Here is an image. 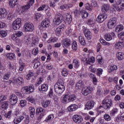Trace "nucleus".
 Returning a JSON list of instances; mask_svg holds the SVG:
<instances>
[{"label":"nucleus","instance_id":"54","mask_svg":"<svg viewBox=\"0 0 124 124\" xmlns=\"http://www.w3.org/2000/svg\"><path fill=\"white\" fill-rule=\"evenodd\" d=\"M105 39L107 41H110V40H112V36L110 34H106L105 35Z\"/></svg>","mask_w":124,"mask_h":124},{"label":"nucleus","instance_id":"64","mask_svg":"<svg viewBox=\"0 0 124 124\" xmlns=\"http://www.w3.org/2000/svg\"><path fill=\"white\" fill-rule=\"evenodd\" d=\"M69 5H67L66 4L62 5L60 6V9H67V8H69Z\"/></svg>","mask_w":124,"mask_h":124},{"label":"nucleus","instance_id":"41","mask_svg":"<svg viewBox=\"0 0 124 124\" xmlns=\"http://www.w3.org/2000/svg\"><path fill=\"white\" fill-rule=\"evenodd\" d=\"M48 10V7L46 6V5L43 4L38 8L37 11H42L43 10H45V11H46V10Z\"/></svg>","mask_w":124,"mask_h":124},{"label":"nucleus","instance_id":"6","mask_svg":"<svg viewBox=\"0 0 124 124\" xmlns=\"http://www.w3.org/2000/svg\"><path fill=\"white\" fill-rule=\"evenodd\" d=\"M36 114L37 116H38L39 119H41L46 115V112L44 108L41 107H38L36 110Z\"/></svg>","mask_w":124,"mask_h":124},{"label":"nucleus","instance_id":"49","mask_svg":"<svg viewBox=\"0 0 124 124\" xmlns=\"http://www.w3.org/2000/svg\"><path fill=\"white\" fill-rule=\"evenodd\" d=\"M100 42L102 45H104V46H110V43L106 42V41L103 39H100Z\"/></svg>","mask_w":124,"mask_h":124},{"label":"nucleus","instance_id":"62","mask_svg":"<svg viewBox=\"0 0 124 124\" xmlns=\"http://www.w3.org/2000/svg\"><path fill=\"white\" fill-rule=\"evenodd\" d=\"M41 17H42V15L39 13H37L35 14L34 18L36 20H38Z\"/></svg>","mask_w":124,"mask_h":124},{"label":"nucleus","instance_id":"46","mask_svg":"<svg viewBox=\"0 0 124 124\" xmlns=\"http://www.w3.org/2000/svg\"><path fill=\"white\" fill-rule=\"evenodd\" d=\"M73 64L75 68L79 67V60L75 59L73 61Z\"/></svg>","mask_w":124,"mask_h":124},{"label":"nucleus","instance_id":"39","mask_svg":"<svg viewBox=\"0 0 124 124\" xmlns=\"http://www.w3.org/2000/svg\"><path fill=\"white\" fill-rule=\"evenodd\" d=\"M78 41L81 45H86V41H85L84 37L82 36H79L78 37Z\"/></svg>","mask_w":124,"mask_h":124},{"label":"nucleus","instance_id":"3","mask_svg":"<svg viewBox=\"0 0 124 124\" xmlns=\"http://www.w3.org/2000/svg\"><path fill=\"white\" fill-rule=\"evenodd\" d=\"M23 29L26 32H32L34 31V25L31 22H26L24 24Z\"/></svg>","mask_w":124,"mask_h":124},{"label":"nucleus","instance_id":"44","mask_svg":"<svg viewBox=\"0 0 124 124\" xmlns=\"http://www.w3.org/2000/svg\"><path fill=\"white\" fill-rule=\"evenodd\" d=\"M124 30V26L123 25H118L115 28V31L119 32V31H122Z\"/></svg>","mask_w":124,"mask_h":124},{"label":"nucleus","instance_id":"52","mask_svg":"<svg viewBox=\"0 0 124 124\" xmlns=\"http://www.w3.org/2000/svg\"><path fill=\"white\" fill-rule=\"evenodd\" d=\"M96 59L99 64H103V60H102V56L101 55H98Z\"/></svg>","mask_w":124,"mask_h":124},{"label":"nucleus","instance_id":"12","mask_svg":"<svg viewBox=\"0 0 124 124\" xmlns=\"http://www.w3.org/2000/svg\"><path fill=\"white\" fill-rule=\"evenodd\" d=\"M53 22L55 25L59 26V25L62 23V16L59 15H56L53 19Z\"/></svg>","mask_w":124,"mask_h":124},{"label":"nucleus","instance_id":"25","mask_svg":"<svg viewBox=\"0 0 124 124\" xmlns=\"http://www.w3.org/2000/svg\"><path fill=\"white\" fill-rule=\"evenodd\" d=\"M29 110L31 117L33 118V117H34V115H35V109H34V108L30 107L29 108Z\"/></svg>","mask_w":124,"mask_h":124},{"label":"nucleus","instance_id":"32","mask_svg":"<svg viewBox=\"0 0 124 124\" xmlns=\"http://www.w3.org/2000/svg\"><path fill=\"white\" fill-rule=\"evenodd\" d=\"M57 41H58V38L51 37L47 40V43H55V42H57Z\"/></svg>","mask_w":124,"mask_h":124},{"label":"nucleus","instance_id":"63","mask_svg":"<svg viewBox=\"0 0 124 124\" xmlns=\"http://www.w3.org/2000/svg\"><path fill=\"white\" fill-rule=\"evenodd\" d=\"M11 39L14 40V41H16L18 39V37L17 36L15 32L11 35Z\"/></svg>","mask_w":124,"mask_h":124},{"label":"nucleus","instance_id":"53","mask_svg":"<svg viewBox=\"0 0 124 124\" xmlns=\"http://www.w3.org/2000/svg\"><path fill=\"white\" fill-rule=\"evenodd\" d=\"M118 37L119 40L124 41V32H121L119 34H118Z\"/></svg>","mask_w":124,"mask_h":124},{"label":"nucleus","instance_id":"45","mask_svg":"<svg viewBox=\"0 0 124 124\" xmlns=\"http://www.w3.org/2000/svg\"><path fill=\"white\" fill-rule=\"evenodd\" d=\"M62 29L61 27H58L56 29L55 32L57 36H61V34H62Z\"/></svg>","mask_w":124,"mask_h":124},{"label":"nucleus","instance_id":"24","mask_svg":"<svg viewBox=\"0 0 124 124\" xmlns=\"http://www.w3.org/2000/svg\"><path fill=\"white\" fill-rule=\"evenodd\" d=\"M84 87V84H83V81L82 80H79L77 83L76 85V89L77 90H81V89Z\"/></svg>","mask_w":124,"mask_h":124},{"label":"nucleus","instance_id":"58","mask_svg":"<svg viewBox=\"0 0 124 124\" xmlns=\"http://www.w3.org/2000/svg\"><path fill=\"white\" fill-rule=\"evenodd\" d=\"M40 65H41V62H40L39 61H37L35 62L34 64V68H35V69H36V68H38V67H39Z\"/></svg>","mask_w":124,"mask_h":124},{"label":"nucleus","instance_id":"10","mask_svg":"<svg viewBox=\"0 0 124 124\" xmlns=\"http://www.w3.org/2000/svg\"><path fill=\"white\" fill-rule=\"evenodd\" d=\"M62 46L64 49H67L71 45V42L68 38H65L62 40Z\"/></svg>","mask_w":124,"mask_h":124},{"label":"nucleus","instance_id":"55","mask_svg":"<svg viewBox=\"0 0 124 124\" xmlns=\"http://www.w3.org/2000/svg\"><path fill=\"white\" fill-rule=\"evenodd\" d=\"M26 99L27 101L31 102V103H34L35 102V99L32 97H28Z\"/></svg>","mask_w":124,"mask_h":124},{"label":"nucleus","instance_id":"11","mask_svg":"<svg viewBox=\"0 0 124 124\" xmlns=\"http://www.w3.org/2000/svg\"><path fill=\"white\" fill-rule=\"evenodd\" d=\"M18 101V98L15 94H12L10 96V103L12 105H15Z\"/></svg>","mask_w":124,"mask_h":124},{"label":"nucleus","instance_id":"2","mask_svg":"<svg viewBox=\"0 0 124 124\" xmlns=\"http://www.w3.org/2000/svg\"><path fill=\"white\" fill-rule=\"evenodd\" d=\"M113 7L118 12H121L124 9V0H118L113 4Z\"/></svg>","mask_w":124,"mask_h":124},{"label":"nucleus","instance_id":"8","mask_svg":"<svg viewBox=\"0 0 124 124\" xmlns=\"http://www.w3.org/2000/svg\"><path fill=\"white\" fill-rule=\"evenodd\" d=\"M93 91V88L91 86H86L83 88L81 92L83 95H88L90 93H92Z\"/></svg>","mask_w":124,"mask_h":124},{"label":"nucleus","instance_id":"13","mask_svg":"<svg viewBox=\"0 0 124 124\" xmlns=\"http://www.w3.org/2000/svg\"><path fill=\"white\" fill-rule=\"evenodd\" d=\"M73 120L75 123H77V124H80V123H82V121H83V118L80 115H78L76 114L73 116Z\"/></svg>","mask_w":124,"mask_h":124},{"label":"nucleus","instance_id":"42","mask_svg":"<svg viewBox=\"0 0 124 124\" xmlns=\"http://www.w3.org/2000/svg\"><path fill=\"white\" fill-rule=\"evenodd\" d=\"M109 8H110V5L108 4H105L102 9V11L104 12V13H106V12H107V11L109 10Z\"/></svg>","mask_w":124,"mask_h":124},{"label":"nucleus","instance_id":"16","mask_svg":"<svg viewBox=\"0 0 124 124\" xmlns=\"http://www.w3.org/2000/svg\"><path fill=\"white\" fill-rule=\"evenodd\" d=\"M7 12L6 9L4 8H0V20L6 17Z\"/></svg>","mask_w":124,"mask_h":124},{"label":"nucleus","instance_id":"61","mask_svg":"<svg viewBox=\"0 0 124 124\" xmlns=\"http://www.w3.org/2000/svg\"><path fill=\"white\" fill-rule=\"evenodd\" d=\"M33 76V72H30L27 76H26V79L27 80H31V78Z\"/></svg>","mask_w":124,"mask_h":124},{"label":"nucleus","instance_id":"7","mask_svg":"<svg viewBox=\"0 0 124 124\" xmlns=\"http://www.w3.org/2000/svg\"><path fill=\"white\" fill-rule=\"evenodd\" d=\"M117 24V18L113 17L109 19L108 22V29H114Z\"/></svg>","mask_w":124,"mask_h":124},{"label":"nucleus","instance_id":"51","mask_svg":"<svg viewBox=\"0 0 124 124\" xmlns=\"http://www.w3.org/2000/svg\"><path fill=\"white\" fill-rule=\"evenodd\" d=\"M72 48L74 51H77L78 46H77V42L74 41L72 44Z\"/></svg>","mask_w":124,"mask_h":124},{"label":"nucleus","instance_id":"35","mask_svg":"<svg viewBox=\"0 0 124 124\" xmlns=\"http://www.w3.org/2000/svg\"><path fill=\"white\" fill-rule=\"evenodd\" d=\"M104 107L102 106L98 107L96 109L95 111L98 113V114H102L104 111L103 110Z\"/></svg>","mask_w":124,"mask_h":124},{"label":"nucleus","instance_id":"1","mask_svg":"<svg viewBox=\"0 0 124 124\" xmlns=\"http://www.w3.org/2000/svg\"><path fill=\"white\" fill-rule=\"evenodd\" d=\"M54 90L55 92H56V93H58L59 94L62 93L64 92L65 88L64 87L63 80H62V79H60L58 82L55 84Z\"/></svg>","mask_w":124,"mask_h":124},{"label":"nucleus","instance_id":"27","mask_svg":"<svg viewBox=\"0 0 124 124\" xmlns=\"http://www.w3.org/2000/svg\"><path fill=\"white\" fill-rule=\"evenodd\" d=\"M50 24V21L48 20H43L41 23V26L43 28H48Z\"/></svg>","mask_w":124,"mask_h":124},{"label":"nucleus","instance_id":"34","mask_svg":"<svg viewBox=\"0 0 124 124\" xmlns=\"http://www.w3.org/2000/svg\"><path fill=\"white\" fill-rule=\"evenodd\" d=\"M68 98L69 103L72 102V101L76 100V98H77V97L75 95V94H68Z\"/></svg>","mask_w":124,"mask_h":124},{"label":"nucleus","instance_id":"59","mask_svg":"<svg viewBox=\"0 0 124 124\" xmlns=\"http://www.w3.org/2000/svg\"><path fill=\"white\" fill-rule=\"evenodd\" d=\"M0 34L3 37H6L7 36V32L5 31H0Z\"/></svg>","mask_w":124,"mask_h":124},{"label":"nucleus","instance_id":"37","mask_svg":"<svg viewBox=\"0 0 124 124\" xmlns=\"http://www.w3.org/2000/svg\"><path fill=\"white\" fill-rule=\"evenodd\" d=\"M72 21V18H71V15L70 14H66V21L67 22L68 24H70Z\"/></svg>","mask_w":124,"mask_h":124},{"label":"nucleus","instance_id":"9","mask_svg":"<svg viewBox=\"0 0 124 124\" xmlns=\"http://www.w3.org/2000/svg\"><path fill=\"white\" fill-rule=\"evenodd\" d=\"M107 19V15L106 13L100 14L97 17L96 21L98 23H102Z\"/></svg>","mask_w":124,"mask_h":124},{"label":"nucleus","instance_id":"60","mask_svg":"<svg viewBox=\"0 0 124 124\" xmlns=\"http://www.w3.org/2000/svg\"><path fill=\"white\" fill-rule=\"evenodd\" d=\"M19 104L21 107H25L27 105V101L26 100H21Z\"/></svg>","mask_w":124,"mask_h":124},{"label":"nucleus","instance_id":"57","mask_svg":"<svg viewBox=\"0 0 124 124\" xmlns=\"http://www.w3.org/2000/svg\"><path fill=\"white\" fill-rule=\"evenodd\" d=\"M15 33L17 37H21V36L24 35V33L21 31H16Z\"/></svg>","mask_w":124,"mask_h":124},{"label":"nucleus","instance_id":"5","mask_svg":"<svg viewBox=\"0 0 124 124\" xmlns=\"http://www.w3.org/2000/svg\"><path fill=\"white\" fill-rule=\"evenodd\" d=\"M104 109H109L112 105V100L110 99L105 98L102 102Z\"/></svg>","mask_w":124,"mask_h":124},{"label":"nucleus","instance_id":"21","mask_svg":"<svg viewBox=\"0 0 124 124\" xmlns=\"http://www.w3.org/2000/svg\"><path fill=\"white\" fill-rule=\"evenodd\" d=\"M24 116H20L17 117H16L14 120V123L15 124H18L24 120Z\"/></svg>","mask_w":124,"mask_h":124},{"label":"nucleus","instance_id":"47","mask_svg":"<svg viewBox=\"0 0 124 124\" xmlns=\"http://www.w3.org/2000/svg\"><path fill=\"white\" fill-rule=\"evenodd\" d=\"M32 43L34 45H37L38 42H39V39L37 37H33L32 38Z\"/></svg>","mask_w":124,"mask_h":124},{"label":"nucleus","instance_id":"50","mask_svg":"<svg viewBox=\"0 0 124 124\" xmlns=\"http://www.w3.org/2000/svg\"><path fill=\"white\" fill-rule=\"evenodd\" d=\"M1 106L3 109H7L8 107V101H4L1 103Z\"/></svg>","mask_w":124,"mask_h":124},{"label":"nucleus","instance_id":"18","mask_svg":"<svg viewBox=\"0 0 124 124\" xmlns=\"http://www.w3.org/2000/svg\"><path fill=\"white\" fill-rule=\"evenodd\" d=\"M61 102L62 103H64L66 104V103H69V98H68V94H63L61 98Z\"/></svg>","mask_w":124,"mask_h":124},{"label":"nucleus","instance_id":"20","mask_svg":"<svg viewBox=\"0 0 124 124\" xmlns=\"http://www.w3.org/2000/svg\"><path fill=\"white\" fill-rule=\"evenodd\" d=\"M85 106L87 110H91V109L93 108V106H94V102L91 101H88L86 103Z\"/></svg>","mask_w":124,"mask_h":124},{"label":"nucleus","instance_id":"38","mask_svg":"<svg viewBox=\"0 0 124 124\" xmlns=\"http://www.w3.org/2000/svg\"><path fill=\"white\" fill-rule=\"evenodd\" d=\"M50 101L45 100V101H43L42 102V105L43 107H44V108H47V107H48V106L50 105Z\"/></svg>","mask_w":124,"mask_h":124},{"label":"nucleus","instance_id":"19","mask_svg":"<svg viewBox=\"0 0 124 124\" xmlns=\"http://www.w3.org/2000/svg\"><path fill=\"white\" fill-rule=\"evenodd\" d=\"M77 109H78V106H77L76 104H72L67 108V110L69 111V112H73L74 111H76Z\"/></svg>","mask_w":124,"mask_h":124},{"label":"nucleus","instance_id":"48","mask_svg":"<svg viewBox=\"0 0 124 124\" xmlns=\"http://www.w3.org/2000/svg\"><path fill=\"white\" fill-rule=\"evenodd\" d=\"M31 8L30 4H27L26 5L23 6L21 8V12L23 13V12H25V11H27L28 9H30Z\"/></svg>","mask_w":124,"mask_h":124},{"label":"nucleus","instance_id":"30","mask_svg":"<svg viewBox=\"0 0 124 124\" xmlns=\"http://www.w3.org/2000/svg\"><path fill=\"white\" fill-rule=\"evenodd\" d=\"M78 13L79 14L82 15V17L83 19H85V18H87V17L89 16V14L85 10L80 11Z\"/></svg>","mask_w":124,"mask_h":124},{"label":"nucleus","instance_id":"17","mask_svg":"<svg viewBox=\"0 0 124 124\" xmlns=\"http://www.w3.org/2000/svg\"><path fill=\"white\" fill-rule=\"evenodd\" d=\"M114 48L116 50H122L124 48V42L119 41L114 45Z\"/></svg>","mask_w":124,"mask_h":124},{"label":"nucleus","instance_id":"33","mask_svg":"<svg viewBox=\"0 0 124 124\" xmlns=\"http://www.w3.org/2000/svg\"><path fill=\"white\" fill-rule=\"evenodd\" d=\"M53 119H54V115L50 114L46 118V120H45L44 122V123H49V122H51V121H52Z\"/></svg>","mask_w":124,"mask_h":124},{"label":"nucleus","instance_id":"56","mask_svg":"<svg viewBox=\"0 0 124 124\" xmlns=\"http://www.w3.org/2000/svg\"><path fill=\"white\" fill-rule=\"evenodd\" d=\"M104 119L107 122L111 121V116L108 114H105L104 116Z\"/></svg>","mask_w":124,"mask_h":124},{"label":"nucleus","instance_id":"40","mask_svg":"<svg viewBox=\"0 0 124 124\" xmlns=\"http://www.w3.org/2000/svg\"><path fill=\"white\" fill-rule=\"evenodd\" d=\"M24 41L27 44H31V39L29 35H26L24 38Z\"/></svg>","mask_w":124,"mask_h":124},{"label":"nucleus","instance_id":"28","mask_svg":"<svg viewBox=\"0 0 124 124\" xmlns=\"http://www.w3.org/2000/svg\"><path fill=\"white\" fill-rule=\"evenodd\" d=\"M6 57L7 58V59H9V60H11V61H14V60L16 59V56H15V54L13 53H8L6 55Z\"/></svg>","mask_w":124,"mask_h":124},{"label":"nucleus","instance_id":"36","mask_svg":"<svg viewBox=\"0 0 124 124\" xmlns=\"http://www.w3.org/2000/svg\"><path fill=\"white\" fill-rule=\"evenodd\" d=\"M21 92L23 93H26V94H29L30 93V89H29V87L26 86L23 87L21 89Z\"/></svg>","mask_w":124,"mask_h":124},{"label":"nucleus","instance_id":"43","mask_svg":"<svg viewBox=\"0 0 124 124\" xmlns=\"http://www.w3.org/2000/svg\"><path fill=\"white\" fill-rule=\"evenodd\" d=\"M62 76H64V77H67V75H68V70L65 68H63L62 69Z\"/></svg>","mask_w":124,"mask_h":124},{"label":"nucleus","instance_id":"4","mask_svg":"<svg viewBox=\"0 0 124 124\" xmlns=\"http://www.w3.org/2000/svg\"><path fill=\"white\" fill-rule=\"evenodd\" d=\"M21 26H22V19L20 18L16 19L12 24V27L15 30H19L21 28Z\"/></svg>","mask_w":124,"mask_h":124},{"label":"nucleus","instance_id":"14","mask_svg":"<svg viewBox=\"0 0 124 124\" xmlns=\"http://www.w3.org/2000/svg\"><path fill=\"white\" fill-rule=\"evenodd\" d=\"M94 6L95 7L96 6V2H93L91 3V5L90 3H86L85 5V7L86 10H88L89 11H92L93 10V7Z\"/></svg>","mask_w":124,"mask_h":124},{"label":"nucleus","instance_id":"15","mask_svg":"<svg viewBox=\"0 0 124 124\" xmlns=\"http://www.w3.org/2000/svg\"><path fill=\"white\" fill-rule=\"evenodd\" d=\"M12 82L14 83V84H16V85H22V83H24V78L22 77H19L16 78L14 79Z\"/></svg>","mask_w":124,"mask_h":124},{"label":"nucleus","instance_id":"26","mask_svg":"<svg viewBox=\"0 0 124 124\" xmlns=\"http://www.w3.org/2000/svg\"><path fill=\"white\" fill-rule=\"evenodd\" d=\"M18 4V1L17 0H10L9 6L12 8L15 7L16 5Z\"/></svg>","mask_w":124,"mask_h":124},{"label":"nucleus","instance_id":"22","mask_svg":"<svg viewBox=\"0 0 124 124\" xmlns=\"http://www.w3.org/2000/svg\"><path fill=\"white\" fill-rule=\"evenodd\" d=\"M116 58L118 61H123L124 59V53L122 52H118L116 54Z\"/></svg>","mask_w":124,"mask_h":124},{"label":"nucleus","instance_id":"31","mask_svg":"<svg viewBox=\"0 0 124 124\" xmlns=\"http://www.w3.org/2000/svg\"><path fill=\"white\" fill-rule=\"evenodd\" d=\"M39 90L41 92H47L48 91V85L43 84L41 86V88H39Z\"/></svg>","mask_w":124,"mask_h":124},{"label":"nucleus","instance_id":"29","mask_svg":"<svg viewBox=\"0 0 124 124\" xmlns=\"http://www.w3.org/2000/svg\"><path fill=\"white\" fill-rule=\"evenodd\" d=\"M84 34L85 37L87 39H88V40H91V39H92V32L90 31L87 30L86 32H84Z\"/></svg>","mask_w":124,"mask_h":124},{"label":"nucleus","instance_id":"23","mask_svg":"<svg viewBox=\"0 0 124 124\" xmlns=\"http://www.w3.org/2000/svg\"><path fill=\"white\" fill-rule=\"evenodd\" d=\"M118 69V66L116 65H111L108 67V72L109 73L113 72L115 70Z\"/></svg>","mask_w":124,"mask_h":124}]
</instances>
